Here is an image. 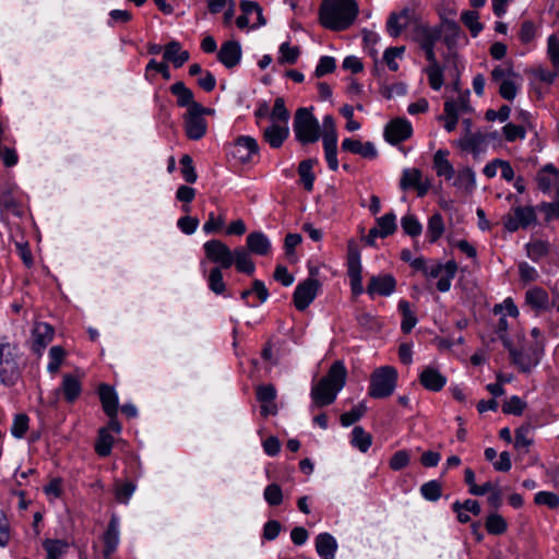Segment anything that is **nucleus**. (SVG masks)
Masks as SVG:
<instances>
[{"mask_svg": "<svg viewBox=\"0 0 559 559\" xmlns=\"http://www.w3.org/2000/svg\"><path fill=\"white\" fill-rule=\"evenodd\" d=\"M359 12L358 3L356 0H323L319 17L321 24L335 32H341L349 28Z\"/></svg>", "mask_w": 559, "mask_h": 559, "instance_id": "f257e3e1", "label": "nucleus"}, {"mask_svg": "<svg viewBox=\"0 0 559 559\" xmlns=\"http://www.w3.org/2000/svg\"><path fill=\"white\" fill-rule=\"evenodd\" d=\"M347 378V370L342 360H335L328 373L311 388L312 406L324 407L332 404L344 388Z\"/></svg>", "mask_w": 559, "mask_h": 559, "instance_id": "f03ea898", "label": "nucleus"}, {"mask_svg": "<svg viewBox=\"0 0 559 559\" xmlns=\"http://www.w3.org/2000/svg\"><path fill=\"white\" fill-rule=\"evenodd\" d=\"M293 129L297 141L301 144L314 143L321 136L320 123L312 115L311 108L301 107L297 109Z\"/></svg>", "mask_w": 559, "mask_h": 559, "instance_id": "7ed1b4c3", "label": "nucleus"}, {"mask_svg": "<svg viewBox=\"0 0 559 559\" xmlns=\"http://www.w3.org/2000/svg\"><path fill=\"white\" fill-rule=\"evenodd\" d=\"M396 382L397 371L394 367H380L371 373L368 394L373 399L389 397L394 392Z\"/></svg>", "mask_w": 559, "mask_h": 559, "instance_id": "20e7f679", "label": "nucleus"}, {"mask_svg": "<svg viewBox=\"0 0 559 559\" xmlns=\"http://www.w3.org/2000/svg\"><path fill=\"white\" fill-rule=\"evenodd\" d=\"M20 376L16 346L0 341V382L5 386H12L17 382Z\"/></svg>", "mask_w": 559, "mask_h": 559, "instance_id": "39448f33", "label": "nucleus"}, {"mask_svg": "<svg viewBox=\"0 0 559 559\" xmlns=\"http://www.w3.org/2000/svg\"><path fill=\"white\" fill-rule=\"evenodd\" d=\"M441 38V29L427 25H419L415 31V39L424 52L425 58L430 62L428 70H442L438 63L433 47Z\"/></svg>", "mask_w": 559, "mask_h": 559, "instance_id": "423d86ee", "label": "nucleus"}, {"mask_svg": "<svg viewBox=\"0 0 559 559\" xmlns=\"http://www.w3.org/2000/svg\"><path fill=\"white\" fill-rule=\"evenodd\" d=\"M325 160L332 171L338 169L337 160V131L334 118L326 115L323 118V132L321 133Z\"/></svg>", "mask_w": 559, "mask_h": 559, "instance_id": "0eeeda50", "label": "nucleus"}, {"mask_svg": "<svg viewBox=\"0 0 559 559\" xmlns=\"http://www.w3.org/2000/svg\"><path fill=\"white\" fill-rule=\"evenodd\" d=\"M210 112V109L204 108L198 103L191 104L185 115V130L190 140L197 141L202 139L207 129L204 114Z\"/></svg>", "mask_w": 559, "mask_h": 559, "instance_id": "6e6552de", "label": "nucleus"}, {"mask_svg": "<svg viewBox=\"0 0 559 559\" xmlns=\"http://www.w3.org/2000/svg\"><path fill=\"white\" fill-rule=\"evenodd\" d=\"M457 272V263L454 260L448 261L445 264L433 263L425 267L424 274L431 278L440 277L437 282V289L447 293L451 288V282Z\"/></svg>", "mask_w": 559, "mask_h": 559, "instance_id": "1a4fd4ad", "label": "nucleus"}, {"mask_svg": "<svg viewBox=\"0 0 559 559\" xmlns=\"http://www.w3.org/2000/svg\"><path fill=\"white\" fill-rule=\"evenodd\" d=\"M347 274L350 282V288L355 296L364 293L360 252L354 240L348 242L347 250Z\"/></svg>", "mask_w": 559, "mask_h": 559, "instance_id": "9d476101", "label": "nucleus"}, {"mask_svg": "<svg viewBox=\"0 0 559 559\" xmlns=\"http://www.w3.org/2000/svg\"><path fill=\"white\" fill-rule=\"evenodd\" d=\"M312 274V272L310 273ZM321 287L319 280L310 275L305 281L300 282L294 292L293 299L297 310H306L310 304L316 299L318 292Z\"/></svg>", "mask_w": 559, "mask_h": 559, "instance_id": "9b49d317", "label": "nucleus"}, {"mask_svg": "<svg viewBox=\"0 0 559 559\" xmlns=\"http://www.w3.org/2000/svg\"><path fill=\"white\" fill-rule=\"evenodd\" d=\"M203 249L206 258L211 262L218 264L217 267L229 269L234 264V251L223 241L217 239L209 240L203 245Z\"/></svg>", "mask_w": 559, "mask_h": 559, "instance_id": "f8f14e48", "label": "nucleus"}, {"mask_svg": "<svg viewBox=\"0 0 559 559\" xmlns=\"http://www.w3.org/2000/svg\"><path fill=\"white\" fill-rule=\"evenodd\" d=\"M241 15L236 20V24L239 28H246L249 25L252 27H259L265 25V20L262 14L261 7L249 0H242L240 2Z\"/></svg>", "mask_w": 559, "mask_h": 559, "instance_id": "ddd939ff", "label": "nucleus"}, {"mask_svg": "<svg viewBox=\"0 0 559 559\" xmlns=\"http://www.w3.org/2000/svg\"><path fill=\"white\" fill-rule=\"evenodd\" d=\"M536 211L537 209L533 206L514 207V214L504 219L506 229L513 233L519 228H527L530 225L536 223Z\"/></svg>", "mask_w": 559, "mask_h": 559, "instance_id": "4468645a", "label": "nucleus"}, {"mask_svg": "<svg viewBox=\"0 0 559 559\" xmlns=\"http://www.w3.org/2000/svg\"><path fill=\"white\" fill-rule=\"evenodd\" d=\"M493 81L499 84V94L507 100H513L522 85L514 72H492Z\"/></svg>", "mask_w": 559, "mask_h": 559, "instance_id": "2eb2a0df", "label": "nucleus"}, {"mask_svg": "<svg viewBox=\"0 0 559 559\" xmlns=\"http://www.w3.org/2000/svg\"><path fill=\"white\" fill-rule=\"evenodd\" d=\"M412 133V124L405 118L393 119L384 128V138L393 145L407 140L411 138Z\"/></svg>", "mask_w": 559, "mask_h": 559, "instance_id": "dca6fc26", "label": "nucleus"}, {"mask_svg": "<svg viewBox=\"0 0 559 559\" xmlns=\"http://www.w3.org/2000/svg\"><path fill=\"white\" fill-rule=\"evenodd\" d=\"M396 288V281L391 274H379L371 276L367 286V294L373 298L376 295L390 296Z\"/></svg>", "mask_w": 559, "mask_h": 559, "instance_id": "f3484780", "label": "nucleus"}, {"mask_svg": "<svg viewBox=\"0 0 559 559\" xmlns=\"http://www.w3.org/2000/svg\"><path fill=\"white\" fill-rule=\"evenodd\" d=\"M32 335V348L37 355L40 356L47 345L52 341L55 331L50 324L46 322H37L33 328Z\"/></svg>", "mask_w": 559, "mask_h": 559, "instance_id": "a211bd4d", "label": "nucleus"}, {"mask_svg": "<svg viewBox=\"0 0 559 559\" xmlns=\"http://www.w3.org/2000/svg\"><path fill=\"white\" fill-rule=\"evenodd\" d=\"M189 59V52L182 49L178 41H170L167 44L163 51V60L167 68L173 66L174 68H180Z\"/></svg>", "mask_w": 559, "mask_h": 559, "instance_id": "6ab92c4d", "label": "nucleus"}, {"mask_svg": "<svg viewBox=\"0 0 559 559\" xmlns=\"http://www.w3.org/2000/svg\"><path fill=\"white\" fill-rule=\"evenodd\" d=\"M511 359L521 371L530 372L533 367L539 364L540 352L537 347H534L531 352L511 350Z\"/></svg>", "mask_w": 559, "mask_h": 559, "instance_id": "aec40b11", "label": "nucleus"}, {"mask_svg": "<svg viewBox=\"0 0 559 559\" xmlns=\"http://www.w3.org/2000/svg\"><path fill=\"white\" fill-rule=\"evenodd\" d=\"M342 151L358 154L365 158H376L378 156L377 148L372 142L361 143L359 140L346 138L342 142Z\"/></svg>", "mask_w": 559, "mask_h": 559, "instance_id": "412c9836", "label": "nucleus"}, {"mask_svg": "<svg viewBox=\"0 0 559 559\" xmlns=\"http://www.w3.org/2000/svg\"><path fill=\"white\" fill-rule=\"evenodd\" d=\"M217 57L224 67L228 69L235 68L239 63L241 57V47L239 43L235 40L224 43Z\"/></svg>", "mask_w": 559, "mask_h": 559, "instance_id": "4be33fe9", "label": "nucleus"}, {"mask_svg": "<svg viewBox=\"0 0 559 559\" xmlns=\"http://www.w3.org/2000/svg\"><path fill=\"white\" fill-rule=\"evenodd\" d=\"M420 384L433 392H438L443 389V386L447 383V378L441 374L436 368L433 367H426L420 376H419Z\"/></svg>", "mask_w": 559, "mask_h": 559, "instance_id": "5701e85b", "label": "nucleus"}, {"mask_svg": "<svg viewBox=\"0 0 559 559\" xmlns=\"http://www.w3.org/2000/svg\"><path fill=\"white\" fill-rule=\"evenodd\" d=\"M119 535V520L116 515H112L103 537L105 544L104 556L106 558H109L117 549L120 540Z\"/></svg>", "mask_w": 559, "mask_h": 559, "instance_id": "b1692460", "label": "nucleus"}, {"mask_svg": "<svg viewBox=\"0 0 559 559\" xmlns=\"http://www.w3.org/2000/svg\"><path fill=\"white\" fill-rule=\"evenodd\" d=\"M288 134L289 129L286 124L273 122L263 131L265 142H267L273 148L281 147Z\"/></svg>", "mask_w": 559, "mask_h": 559, "instance_id": "393cba45", "label": "nucleus"}, {"mask_svg": "<svg viewBox=\"0 0 559 559\" xmlns=\"http://www.w3.org/2000/svg\"><path fill=\"white\" fill-rule=\"evenodd\" d=\"M538 188L547 192L552 187L559 189V170H557L551 164L546 165L536 176Z\"/></svg>", "mask_w": 559, "mask_h": 559, "instance_id": "a878e982", "label": "nucleus"}, {"mask_svg": "<svg viewBox=\"0 0 559 559\" xmlns=\"http://www.w3.org/2000/svg\"><path fill=\"white\" fill-rule=\"evenodd\" d=\"M258 153L257 141L247 135L239 136L234 146V155L241 162H248L253 154Z\"/></svg>", "mask_w": 559, "mask_h": 559, "instance_id": "bb28decb", "label": "nucleus"}, {"mask_svg": "<svg viewBox=\"0 0 559 559\" xmlns=\"http://www.w3.org/2000/svg\"><path fill=\"white\" fill-rule=\"evenodd\" d=\"M104 412L108 417H116L118 413V396L108 384H102L98 390Z\"/></svg>", "mask_w": 559, "mask_h": 559, "instance_id": "cd10ccee", "label": "nucleus"}, {"mask_svg": "<svg viewBox=\"0 0 559 559\" xmlns=\"http://www.w3.org/2000/svg\"><path fill=\"white\" fill-rule=\"evenodd\" d=\"M337 549L336 539L329 533H321L316 538V550L322 559H334Z\"/></svg>", "mask_w": 559, "mask_h": 559, "instance_id": "c85d7f7f", "label": "nucleus"}, {"mask_svg": "<svg viewBox=\"0 0 559 559\" xmlns=\"http://www.w3.org/2000/svg\"><path fill=\"white\" fill-rule=\"evenodd\" d=\"M247 247L254 254L265 255L271 250V241L262 231H253L247 237Z\"/></svg>", "mask_w": 559, "mask_h": 559, "instance_id": "c756f323", "label": "nucleus"}, {"mask_svg": "<svg viewBox=\"0 0 559 559\" xmlns=\"http://www.w3.org/2000/svg\"><path fill=\"white\" fill-rule=\"evenodd\" d=\"M409 17L411 10L408 8L403 9L400 13H391L386 22L388 33L393 37H397L407 25Z\"/></svg>", "mask_w": 559, "mask_h": 559, "instance_id": "7c9ffc66", "label": "nucleus"}, {"mask_svg": "<svg viewBox=\"0 0 559 559\" xmlns=\"http://www.w3.org/2000/svg\"><path fill=\"white\" fill-rule=\"evenodd\" d=\"M525 301L535 310H546L549 306V296L545 289L533 287L526 292Z\"/></svg>", "mask_w": 559, "mask_h": 559, "instance_id": "2f4dec72", "label": "nucleus"}, {"mask_svg": "<svg viewBox=\"0 0 559 559\" xmlns=\"http://www.w3.org/2000/svg\"><path fill=\"white\" fill-rule=\"evenodd\" d=\"M234 264L238 272L246 273L248 275H252L255 266L250 258V253L243 247H237L234 252Z\"/></svg>", "mask_w": 559, "mask_h": 559, "instance_id": "473e14b6", "label": "nucleus"}, {"mask_svg": "<svg viewBox=\"0 0 559 559\" xmlns=\"http://www.w3.org/2000/svg\"><path fill=\"white\" fill-rule=\"evenodd\" d=\"M448 154V151H437L433 156V167L439 177H444L449 180L453 178L455 171L452 164L447 158Z\"/></svg>", "mask_w": 559, "mask_h": 559, "instance_id": "72a5a7b5", "label": "nucleus"}, {"mask_svg": "<svg viewBox=\"0 0 559 559\" xmlns=\"http://www.w3.org/2000/svg\"><path fill=\"white\" fill-rule=\"evenodd\" d=\"M453 185L466 193H472L476 188V174L471 167L459 170Z\"/></svg>", "mask_w": 559, "mask_h": 559, "instance_id": "f704fd0d", "label": "nucleus"}, {"mask_svg": "<svg viewBox=\"0 0 559 559\" xmlns=\"http://www.w3.org/2000/svg\"><path fill=\"white\" fill-rule=\"evenodd\" d=\"M60 390L63 392L67 402L72 403L81 394V382L74 376L67 373L63 376L62 386Z\"/></svg>", "mask_w": 559, "mask_h": 559, "instance_id": "c9c22d12", "label": "nucleus"}, {"mask_svg": "<svg viewBox=\"0 0 559 559\" xmlns=\"http://www.w3.org/2000/svg\"><path fill=\"white\" fill-rule=\"evenodd\" d=\"M399 311L402 314L401 330L403 333L408 334L417 323V317L411 309V304L407 300H400Z\"/></svg>", "mask_w": 559, "mask_h": 559, "instance_id": "e433bc0d", "label": "nucleus"}, {"mask_svg": "<svg viewBox=\"0 0 559 559\" xmlns=\"http://www.w3.org/2000/svg\"><path fill=\"white\" fill-rule=\"evenodd\" d=\"M300 55L297 46H292L289 43H283L278 49L277 63L280 66H293L296 63Z\"/></svg>", "mask_w": 559, "mask_h": 559, "instance_id": "4c0bfd02", "label": "nucleus"}, {"mask_svg": "<svg viewBox=\"0 0 559 559\" xmlns=\"http://www.w3.org/2000/svg\"><path fill=\"white\" fill-rule=\"evenodd\" d=\"M317 163V159H305L302 160L298 166V174L300 176V181L304 186V188L307 191H312L313 189V182H314V175L312 173V167Z\"/></svg>", "mask_w": 559, "mask_h": 559, "instance_id": "58836bf2", "label": "nucleus"}, {"mask_svg": "<svg viewBox=\"0 0 559 559\" xmlns=\"http://www.w3.org/2000/svg\"><path fill=\"white\" fill-rule=\"evenodd\" d=\"M372 443V436L361 426H356L352 431V444L362 453H366Z\"/></svg>", "mask_w": 559, "mask_h": 559, "instance_id": "ea45409f", "label": "nucleus"}, {"mask_svg": "<svg viewBox=\"0 0 559 559\" xmlns=\"http://www.w3.org/2000/svg\"><path fill=\"white\" fill-rule=\"evenodd\" d=\"M114 444V437L110 435L107 428H100L98 437L95 442V451L99 456H108L111 452Z\"/></svg>", "mask_w": 559, "mask_h": 559, "instance_id": "a19ab883", "label": "nucleus"}, {"mask_svg": "<svg viewBox=\"0 0 559 559\" xmlns=\"http://www.w3.org/2000/svg\"><path fill=\"white\" fill-rule=\"evenodd\" d=\"M550 245L545 240H534L526 245L527 257L534 262H538L540 259L549 253Z\"/></svg>", "mask_w": 559, "mask_h": 559, "instance_id": "79ce46f5", "label": "nucleus"}, {"mask_svg": "<svg viewBox=\"0 0 559 559\" xmlns=\"http://www.w3.org/2000/svg\"><path fill=\"white\" fill-rule=\"evenodd\" d=\"M444 231V223L443 217L440 213L433 214L429 221L427 226V237L430 242L437 241Z\"/></svg>", "mask_w": 559, "mask_h": 559, "instance_id": "37998d69", "label": "nucleus"}, {"mask_svg": "<svg viewBox=\"0 0 559 559\" xmlns=\"http://www.w3.org/2000/svg\"><path fill=\"white\" fill-rule=\"evenodd\" d=\"M396 216L393 212L386 213L385 215L377 219L378 231L381 238H385L392 235L396 230Z\"/></svg>", "mask_w": 559, "mask_h": 559, "instance_id": "c03bdc74", "label": "nucleus"}, {"mask_svg": "<svg viewBox=\"0 0 559 559\" xmlns=\"http://www.w3.org/2000/svg\"><path fill=\"white\" fill-rule=\"evenodd\" d=\"M528 435V426H521L515 430L514 447L523 454H526L528 452V448L533 443V439Z\"/></svg>", "mask_w": 559, "mask_h": 559, "instance_id": "a18cd8bd", "label": "nucleus"}, {"mask_svg": "<svg viewBox=\"0 0 559 559\" xmlns=\"http://www.w3.org/2000/svg\"><path fill=\"white\" fill-rule=\"evenodd\" d=\"M485 526H486L487 532L492 535H501L508 528V524H507L506 520L498 513L489 514L487 516Z\"/></svg>", "mask_w": 559, "mask_h": 559, "instance_id": "49530a36", "label": "nucleus"}, {"mask_svg": "<svg viewBox=\"0 0 559 559\" xmlns=\"http://www.w3.org/2000/svg\"><path fill=\"white\" fill-rule=\"evenodd\" d=\"M401 226L405 234H407L411 237H417L423 231V226L414 214L411 213L402 217Z\"/></svg>", "mask_w": 559, "mask_h": 559, "instance_id": "de8ad7c7", "label": "nucleus"}, {"mask_svg": "<svg viewBox=\"0 0 559 559\" xmlns=\"http://www.w3.org/2000/svg\"><path fill=\"white\" fill-rule=\"evenodd\" d=\"M270 118L273 123H282L287 126L289 112L285 107V102L283 98L278 97L275 99Z\"/></svg>", "mask_w": 559, "mask_h": 559, "instance_id": "09e8293b", "label": "nucleus"}, {"mask_svg": "<svg viewBox=\"0 0 559 559\" xmlns=\"http://www.w3.org/2000/svg\"><path fill=\"white\" fill-rule=\"evenodd\" d=\"M171 91L174 95L177 96V103L179 106H188V108L193 104V94L190 90H188L183 83L178 82L171 86Z\"/></svg>", "mask_w": 559, "mask_h": 559, "instance_id": "8fccbe9b", "label": "nucleus"}, {"mask_svg": "<svg viewBox=\"0 0 559 559\" xmlns=\"http://www.w3.org/2000/svg\"><path fill=\"white\" fill-rule=\"evenodd\" d=\"M441 484L438 480H429L421 485L420 493L428 501H437L441 497Z\"/></svg>", "mask_w": 559, "mask_h": 559, "instance_id": "3c124183", "label": "nucleus"}, {"mask_svg": "<svg viewBox=\"0 0 559 559\" xmlns=\"http://www.w3.org/2000/svg\"><path fill=\"white\" fill-rule=\"evenodd\" d=\"M207 283L210 289L214 294L222 295L225 292V283L223 280V273L221 267H214L211 270L207 277Z\"/></svg>", "mask_w": 559, "mask_h": 559, "instance_id": "603ef678", "label": "nucleus"}, {"mask_svg": "<svg viewBox=\"0 0 559 559\" xmlns=\"http://www.w3.org/2000/svg\"><path fill=\"white\" fill-rule=\"evenodd\" d=\"M558 200L555 202H542L536 206L537 211L545 215V221L559 219V189L557 192Z\"/></svg>", "mask_w": 559, "mask_h": 559, "instance_id": "864d4df0", "label": "nucleus"}, {"mask_svg": "<svg viewBox=\"0 0 559 559\" xmlns=\"http://www.w3.org/2000/svg\"><path fill=\"white\" fill-rule=\"evenodd\" d=\"M421 180V173L419 169H404L402 174V178L400 181V187L402 190H407L418 186V182Z\"/></svg>", "mask_w": 559, "mask_h": 559, "instance_id": "5fc2aeb1", "label": "nucleus"}, {"mask_svg": "<svg viewBox=\"0 0 559 559\" xmlns=\"http://www.w3.org/2000/svg\"><path fill=\"white\" fill-rule=\"evenodd\" d=\"M180 164H181V174H182L183 179L188 183L195 182L198 179V175H197L195 168L193 166L192 157L188 154L182 155V157L180 158Z\"/></svg>", "mask_w": 559, "mask_h": 559, "instance_id": "6e6d98bb", "label": "nucleus"}, {"mask_svg": "<svg viewBox=\"0 0 559 559\" xmlns=\"http://www.w3.org/2000/svg\"><path fill=\"white\" fill-rule=\"evenodd\" d=\"M534 501L539 506H547L551 510L559 509V496L551 491H539L535 495Z\"/></svg>", "mask_w": 559, "mask_h": 559, "instance_id": "4d7b16f0", "label": "nucleus"}, {"mask_svg": "<svg viewBox=\"0 0 559 559\" xmlns=\"http://www.w3.org/2000/svg\"><path fill=\"white\" fill-rule=\"evenodd\" d=\"M411 462V453L407 450L396 451L389 461V466L392 471H401L405 468Z\"/></svg>", "mask_w": 559, "mask_h": 559, "instance_id": "13d9d810", "label": "nucleus"}, {"mask_svg": "<svg viewBox=\"0 0 559 559\" xmlns=\"http://www.w3.org/2000/svg\"><path fill=\"white\" fill-rule=\"evenodd\" d=\"M29 418L26 414H17L14 416L11 433L13 437L21 439L24 437L28 429Z\"/></svg>", "mask_w": 559, "mask_h": 559, "instance_id": "bf43d9fd", "label": "nucleus"}, {"mask_svg": "<svg viewBox=\"0 0 559 559\" xmlns=\"http://www.w3.org/2000/svg\"><path fill=\"white\" fill-rule=\"evenodd\" d=\"M366 406L360 404L358 406L353 407L349 412H345L341 415V424L344 427H348L356 421H358L365 414Z\"/></svg>", "mask_w": 559, "mask_h": 559, "instance_id": "052dcab7", "label": "nucleus"}, {"mask_svg": "<svg viewBox=\"0 0 559 559\" xmlns=\"http://www.w3.org/2000/svg\"><path fill=\"white\" fill-rule=\"evenodd\" d=\"M265 501L272 506H278L283 501V492L277 484H270L265 487L263 492Z\"/></svg>", "mask_w": 559, "mask_h": 559, "instance_id": "680f3d73", "label": "nucleus"}, {"mask_svg": "<svg viewBox=\"0 0 559 559\" xmlns=\"http://www.w3.org/2000/svg\"><path fill=\"white\" fill-rule=\"evenodd\" d=\"M64 358V350L60 346H52L49 350V364L47 370L50 373H55L59 370L62 360Z\"/></svg>", "mask_w": 559, "mask_h": 559, "instance_id": "e2e57ef3", "label": "nucleus"}, {"mask_svg": "<svg viewBox=\"0 0 559 559\" xmlns=\"http://www.w3.org/2000/svg\"><path fill=\"white\" fill-rule=\"evenodd\" d=\"M461 19L466 27L471 31L473 36H477L483 29V25L478 22V13L475 11H465L462 13Z\"/></svg>", "mask_w": 559, "mask_h": 559, "instance_id": "0e129e2a", "label": "nucleus"}, {"mask_svg": "<svg viewBox=\"0 0 559 559\" xmlns=\"http://www.w3.org/2000/svg\"><path fill=\"white\" fill-rule=\"evenodd\" d=\"M67 544L59 539H47L44 543V548L47 551L46 559H58L63 554Z\"/></svg>", "mask_w": 559, "mask_h": 559, "instance_id": "69168bd1", "label": "nucleus"}, {"mask_svg": "<svg viewBox=\"0 0 559 559\" xmlns=\"http://www.w3.org/2000/svg\"><path fill=\"white\" fill-rule=\"evenodd\" d=\"M525 402L516 395L511 396L502 405V412L504 414L521 415L525 408Z\"/></svg>", "mask_w": 559, "mask_h": 559, "instance_id": "338daca9", "label": "nucleus"}, {"mask_svg": "<svg viewBox=\"0 0 559 559\" xmlns=\"http://www.w3.org/2000/svg\"><path fill=\"white\" fill-rule=\"evenodd\" d=\"M135 490V485L133 483L127 481L120 484L116 487V499L121 503H128L130 498L132 497Z\"/></svg>", "mask_w": 559, "mask_h": 559, "instance_id": "774afa93", "label": "nucleus"}]
</instances>
